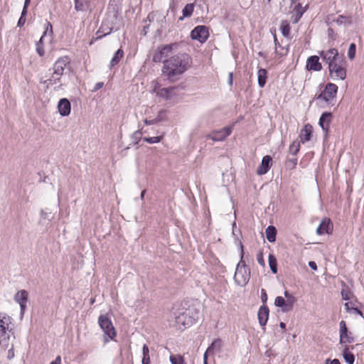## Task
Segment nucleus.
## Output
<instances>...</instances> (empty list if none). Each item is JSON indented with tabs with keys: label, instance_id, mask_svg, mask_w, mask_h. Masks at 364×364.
Masks as SVG:
<instances>
[{
	"label": "nucleus",
	"instance_id": "obj_44",
	"mask_svg": "<svg viewBox=\"0 0 364 364\" xmlns=\"http://www.w3.org/2000/svg\"><path fill=\"white\" fill-rule=\"evenodd\" d=\"M160 119L159 118H154L153 119H145L144 120V123L146 124V125H151V124H157L159 122H160Z\"/></svg>",
	"mask_w": 364,
	"mask_h": 364
},
{
	"label": "nucleus",
	"instance_id": "obj_37",
	"mask_svg": "<svg viewBox=\"0 0 364 364\" xmlns=\"http://www.w3.org/2000/svg\"><path fill=\"white\" fill-rule=\"evenodd\" d=\"M356 46L355 43H351L348 50V57L350 60H353L355 56Z\"/></svg>",
	"mask_w": 364,
	"mask_h": 364
},
{
	"label": "nucleus",
	"instance_id": "obj_47",
	"mask_svg": "<svg viewBox=\"0 0 364 364\" xmlns=\"http://www.w3.org/2000/svg\"><path fill=\"white\" fill-rule=\"evenodd\" d=\"M103 86H104V82H97L93 87L92 92L97 91L98 90L101 89Z\"/></svg>",
	"mask_w": 364,
	"mask_h": 364
},
{
	"label": "nucleus",
	"instance_id": "obj_16",
	"mask_svg": "<svg viewBox=\"0 0 364 364\" xmlns=\"http://www.w3.org/2000/svg\"><path fill=\"white\" fill-rule=\"evenodd\" d=\"M333 230V225L329 218H323L316 229V233L318 235L330 234Z\"/></svg>",
	"mask_w": 364,
	"mask_h": 364
},
{
	"label": "nucleus",
	"instance_id": "obj_7",
	"mask_svg": "<svg viewBox=\"0 0 364 364\" xmlns=\"http://www.w3.org/2000/svg\"><path fill=\"white\" fill-rule=\"evenodd\" d=\"M337 92L338 86L334 83L328 82L321 93L317 96V100H323L328 105H333Z\"/></svg>",
	"mask_w": 364,
	"mask_h": 364
},
{
	"label": "nucleus",
	"instance_id": "obj_41",
	"mask_svg": "<svg viewBox=\"0 0 364 364\" xmlns=\"http://www.w3.org/2000/svg\"><path fill=\"white\" fill-rule=\"evenodd\" d=\"M141 135L142 134L139 130L134 132L132 136L133 143L136 144L139 142V141L141 139Z\"/></svg>",
	"mask_w": 364,
	"mask_h": 364
},
{
	"label": "nucleus",
	"instance_id": "obj_62",
	"mask_svg": "<svg viewBox=\"0 0 364 364\" xmlns=\"http://www.w3.org/2000/svg\"><path fill=\"white\" fill-rule=\"evenodd\" d=\"M258 55L262 58H266V54L264 52L260 51L258 53Z\"/></svg>",
	"mask_w": 364,
	"mask_h": 364
},
{
	"label": "nucleus",
	"instance_id": "obj_1",
	"mask_svg": "<svg viewBox=\"0 0 364 364\" xmlns=\"http://www.w3.org/2000/svg\"><path fill=\"white\" fill-rule=\"evenodd\" d=\"M191 58L186 53H178L164 61L162 74L170 81L176 80L191 66Z\"/></svg>",
	"mask_w": 364,
	"mask_h": 364
},
{
	"label": "nucleus",
	"instance_id": "obj_36",
	"mask_svg": "<svg viewBox=\"0 0 364 364\" xmlns=\"http://www.w3.org/2000/svg\"><path fill=\"white\" fill-rule=\"evenodd\" d=\"M274 304L276 306L282 308V310L284 312V309H285V298H283L282 296H277L274 301Z\"/></svg>",
	"mask_w": 364,
	"mask_h": 364
},
{
	"label": "nucleus",
	"instance_id": "obj_45",
	"mask_svg": "<svg viewBox=\"0 0 364 364\" xmlns=\"http://www.w3.org/2000/svg\"><path fill=\"white\" fill-rule=\"evenodd\" d=\"M261 299H262L263 304H265L267 301V294L264 289H262Z\"/></svg>",
	"mask_w": 364,
	"mask_h": 364
},
{
	"label": "nucleus",
	"instance_id": "obj_40",
	"mask_svg": "<svg viewBox=\"0 0 364 364\" xmlns=\"http://www.w3.org/2000/svg\"><path fill=\"white\" fill-rule=\"evenodd\" d=\"M161 136L144 137V140L149 144H156L161 141Z\"/></svg>",
	"mask_w": 364,
	"mask_h": 364
},
{
	"label": "nucleus",
	"instance_id": "obj_59",
	"mask_svg": "<svg viewBox=\"0 0 364 364\" xmlns=\"http://www.w3.org/2000/svg\"><path fill=\"white\" fill-rule=\"evenodd\" d=\"M341 294H342V297H343V299L344 300H348V294L346 293H345L344 291H341Z\"/></svg>",
	"mask_w": 364,
	"mask_h": 364
},
{
	"label": "nucleus",
	"instance_id": "obj_4",
	"mask_svg": "<svg viewBox=\"0 0 364 364\" xmlns=\"http://www.w3.org/2000/svg\"><path fill=\"white\" fill-rule=\"evenodd\" d=\"M240 260L238 262L236 270L234 275L235 282L237 285L244 287L245 286L250 280V270L246 266L245 262L243 259L244 257V250L243 246L242 243H240Z\"/></svg>",
	"mask_w": 364,
	"mask_h": 364
},
{
	"label": "nucleus",
	"instance_id": "obj_11",
	"mask_svg": "<svg viewBox=\"0 0 364 364\" xmlns=\"http://www.w3.org/2000/svg\"><path fill=\"white\" fill-rule=\"evenodd\" d=\"M209 35L208 28L201 25L197 26L191 32V38L201 43H205L208 40Z\"/></svg>",
	"mask_w": 364,
	"mask_h": 364
},
{
	"label": "nucleus",
	"instance_id": "obj_10",
	"mask_svg": "<svg viewBox=\"0 0 364 364\" xmlns=\"http://www.w3.org/2000/svg\"><path fill=\"white\" fill-rule=\"evenodd\" d=\"M53 36V27L50 22H46L45 24V31L41 37L38 42L36 43V52L40 56H43L45 54V50L43 48V41L46 38H48V41H50Z\"/></svg>",
	"mask_w": 364,
	"mask_h": 364
},
{
	"label": "nucleus",
	"instance_id": "obj_14",
	"mask_svg": "<svg viewBox=\"0 0 364 364\" xmlns=\"http://www.w3.org/2000/svg\"><path fill=\"white\" fill-rule=\"evenodd\" d=\"M28 292L26 290H20L14 296V300L20 305L21 315L23 316L26 311L28 301Z\"/></svg>",
	"mask_w": 364,
	"mask_h": 364
},
{
	"label": "nucleus",
	"instance_id": "obj_55",
	"mask_svg": "<svg viewBox=\"0 0 364 364\" xmlns=\"http://www.w3.org/2000/svg\"><path fill=\"white\" fill-rule=\"evenodd\" d=\"M211 354L210 353H208V350L205 352L203 355V364H208V356Z\"/></svg>",
	"mask_w": 364,
	"mask_h": 364
},
{
	"label": "nucleus",
	"instance_id": "obj_15",
	"mask_svg": "<svg viewBox=\"0 0 364 364\" xmlns=\"http://www.w3.org/2000/svg\"><path fill=\"white\" fill-rule=\"evenodd\" d=\"M340 330V343H351L353 342V338L350 336V333L348 331L346 322L341 321L339 323Z\"/></svg>",
	"mask_w": 364,
	"mask_h": 364
},
{
	"label": "nucleus",
	"instance_id": "obj_26",
	"mask_svg": "<svg viewBox=\"0 0 364 364\" xmlns=\"http://www.w3.org/2000/svg\"><path fill=\"white\" fill-rule=\"evenodd\" d=\"M266 237L269 242H273L276 240L277 230L274 226H268L266 229Z\"/></svg>",
	"mask_w": 364,
	"mask_h": 364
},
{
	"label": "nucleus",
	"instance_id": "obj_58",
	"mask_svg": "<svg viewBox=\"0 0 364 364\" xmlns=\"http://www.w3.org/2000/svg\"><path fill=\"white\" fill-rule=\"evenodd\" d=\"M274 44H275V53H276L277 54H278V53H279V52H278V46H279V43H278V41H277V39L276 36H274Z\"/></svg>",
	"mask_w": 364,
	"mask_h": 364
},
{
	"label": "nucleus",
	"instance_id": "obj_17",
	"mask_svg": "<svg viewBox=\"0 0 364 364\" xmlns=\"http://www.w3.org/2000/svg\"><path fill=\"white\" fill-rule=\"evenodd\" d=\"M58 109L60 116H68L71 112V105L70 101L66 98L60 99L58 103Z\"/></svg>",
	"mask_w": 364,
	"mask_h": 364
},
{
	"label": "nucleus",
	"instance_id": "obj_19",
	"mask_svg": "<svg viewBox=\"0 0 364 364\" xmlns=\"http://www.w3.org/2000/svg\"><path fill=\"white\" fill-rule=\"evenodd\" d=\"M269 310L267 305L263 304L262 306H261L257 313L259 323L261 326L264 327L266 326L269 318Z\"/></svg>",
	"mask_w": 364,
	"mask_h": 364
},
{
	"label": "nucleus",
	"instance_id": "obj_57",
	"mask_svg": "<svg viewBox=\"0 0 364 364\" xmlns=\"http://www.w3.org/2000/svg\"><path fill=\"white\" fill-rule=\"evenodd\" d=\"M112 29L111 28H108L107 31L106 32H105L103 34H100L97 38H101L102 36H105L107 34H109L110 32H111Z\"/></svg>",
	"mask_w": 364,
	"mask_h": 364
},
{
	"label": "nucleus",
	"instance_id": "obj_61",
	"mask_svg": "<svg viewBox=\"0 0 364 364\" xmlns=\"http://www.w3.org/2000/svg\"><path fill=\"white\" fill-rule=\"evenodd\" d=\"M30 2H31V0H25V1H24L25 7H28Z\"/></svg>",
	"mask_w": 364,
	"mask_h": 364
},
{
	"label": "nucleus",
	"instance_id": "obj_42",
	"mask_svg": "<svg viewBox=\"0 0 364 364\" xmlns=\"http://www.w3.org/2000/svg\"><path fill=\"white\" fill-rule=\"evenodd\" d=\"M282 33L284 36L287 37L289 35L290 33V27L288 25L283 26L281 28Z\"/></svg>",
	"mask_w": 364,
	"mask_h": 364
},
{
	"label": "nucleus",
	"instance_id": "obj_35",
	"mask_svg": "<svg viewBox=\"0 0 364 364\" xmlns=\"http://www.w3.org/2000/svg\"><path fill=\"white\" fill-rule=\"evenodd\" d=\"M60 82V79H55V77H53V73L52 74V76L50 78L47 79L43 81V84L46 87V88H48L49 87L56 85Z\"/></svg>",
	"mask_w": 364,
	"mask_h": 364
},
{
	"label": "nucleus",
	"instance_id": "obj_12",
	"mask_svg": "<svg viewBox=\"0 0 364 364\" xmlns=\"http://www.w3.org/2000/svg\"><path fill=\"white\" fill-rule=\"evenodd\" d=\"M232 132V126L225 127L221 129L215 130L208 135V138L214 141L225 140Z\"/></svg>",
	"mask_w": 364,
	"mask_h": 364
},
{
	"label": "nucleus",
	"instance_id": "obj_5",
	"mask_svg": "<svg viewBox=\"0 0 364 364\" xmlns=\"http://www.w3.org/2000/svg\"><path fill=\"white\" fill-rule=\"evenodd\" d=\"M98 323L104 333L105 343H107L111 340H114L117 336V332L108 316L107 314L100 315L98 318Z\"/></svg>",
	"mask_w": 364,
	"mask_h": 364
},
{
	"label": "nucleus",
	"instance_id": "obj_39",
	"mask_svg": "<svg viewBox=\"0 0 364 364\" xmlns=\"http://www.w3.org/2000/svg\"><path fill=\"white\" fill-rule=\"evenodd\" d=\"M300 149V144L298 141H294L289 147V151L291 154L296 155Z\"/></svg>",
	"mask_w": 364,
	"mask_h": 364
},
{
	"label": "nucleus",
	"instance_id": "obj_13",
	"mask_svg": "<svg viewBox=\"0 0 364 364\" xmlns=\"http://www.w3.org/2000/svg\"><path fill=\"white\" fill-rule=\"evenodd\" d=\"M68 63L69 58L67 56L61 57L55 61L53 65V77L55 79H60Z\"/></svg>",
	"mask_w": 364,
	"mask_h": 364
},
{
	"label": "nucleus",
	"instance_id": "obj_49",
	"mask_svg": "<svg viewBox=\"0 0 364 364\" xmlns=\"http://www.w3.org/2000/svg\"><path fill=\"white\" fill-rule=\"evenodd\" d=\"M345 307H346V311H347L348 312H349V313H350V312H351V311H353V309H351V308H355V307L353 306V303H351V302H346V303L345 304Z\"/></svg>",
	"mask_w": 364,
	"mask_h": 364
},
{
	"label": "nucleus",
	"instance_id": "obj_28",
	"mask_svg": "<svg viewBox=\"0 0 364 364\" xmlns=\"http://www.w3.org/2000/svg\"><path fill=\"white\" fill-rule=\"evenodd\" d=\"M124 55V51L122 49H118L114 54L111 61H110V68L114 67L117 65L120 60L122 58Z\"/></svg>",
	"mask_w": 364,
	"mask_h": 364
},
{
	"label": "nucleus",
	"instance_id": "obj_43",
	"mask_svg": "<svg viewBox=\"0 0 364 364\" xmlns=\"http://www.w3.org/2000/svg\"><path fill=\"white\" fill-rule=\"evenodd\" d=\"M257 260L261 266L264 267L265 265V262H264V260L263 258V254L262 252H260L257 254Z\"/></svg>",
	"mask_w": 364,
	"mask_h": 364
},
{
	"label": "nucleus",
	"instance_id": "obj_34",
	"mask_svg": "<svg viewBox=\"0 0 364 364\" xmlns=\"http://www.w3.org/2000/svg\"><path fill=\"white\" fill-rule=\"evenodd\" d=\"M27 9H28V7H25V5H23V8L21 11V16H20V18L18 21V23H17V26L18 27L23 26L26 22V15L27 14Z\"/></svg>",
	"mask_w": 364,
	"mask_h": 364
},
{
	"label": "nucleus",
	"instance_id": "obj_23",
	"mask_svg": "<svg viewBox=\"0 0 364 364\" xmlns=\"http://www.w3.org/2000/svg\"><path fill=\"white\" fill-rule=\"evenodd\" d=\"M311 134H312L311 126L309 124L305 125L304 127L301 131V134H300L301 142L304 144V143L309 141L311 139Z\"/></svg>",
	"mask_w": 364,
	"mask_h": 364
},
{
	"label": "nucleus",
	"instance_id": "obj_33",
	"mask_svg": "<svg viewBox=\"0 0 364 364\" xmlns=\"http://www.w3.org/2000/svg\"><path fill=\"white\" fill-rule=\"evenodd\" d=\"M268 259H269V267H270L272 272L274 274H276L277 272V263L276 258L274 257V256L273 255H269Z\"/></svg>",
	"mask_w": 364,
	"mask_h": 364
},
{
	"label": "nucleus",
	"instance_id": "obj_46",
	"mask_svg": "<svg viewBox=\"0 0 364 364\" xmlns=\"http://www.w3.org/2000/svg\"><path fill=\"white\" fill-rule=\"evenodd\" d=\"M15 356V354H14V347L12 346L9 350H8V353H7V358L9 360H11L12 358H14Z\"/></svg>",
	"mask_w": 364,
	"mask_h": 364
},
{
	"label": "nucleus",
	"instance_id": "obj_53",
	"mask_svg": "<svg viewBox=\"0 0 364 364\" xmlns=\"http://www.w3.org/2000/svg\"><path fill=\"white\" fill-rule=\"evenodd\" d=\"M309 266L313 270H316L317 269V265H316V262H314L313 261H310L309 262Z\"/></svg>",
	"mask_w": 364,
	"mask_h": 364
},
{
	"label": "nucleus",
	"instance_id": "obj_9",
	"mask_svg": "<svg viewBox=\"0 0 364 364\" xmlns=\"http://www.w3.org/2000/svg\"><path fill=\"white\" fill-rule=\"evenodd\" d=\"M320 56L323 61L328 64V67L331 66V63L335 64L345 58L343 55H339L338 50L336 48L322 50L320 52Z\"/></svg>",
	"mask_w": 364,
	"mask_h": 364
},
{
	"label": "nucleus",
	"instance_id": "obj_18",
	"mask_svg": "<svg viewBox=\"0 0 364 364\" xmlns=\"http://www.w3.org/2000/svg\"><path fill=\"white\" fill-rule=\"evenodd\" d=\"M306 68L308 70L320 71L322 69L321 63L317 55L310 56L306 61Z\"/></svg>",
	"mask_w": 364,
	"mask_h": 364
},
{
	"label": "nucleus",
	"instance_id": "obj_31",
	"mask_svg": "<svg viewBox=\"0 0 364 364\" xmlns=\"http://www.w3.org/2000/svg\"><path fill=\"white\" fill-rule=\"evenodd\" d=\"M343 358L346 363L353 364L355 361V357L353 353H350L348 348L346 347L343 352Z\"/></svg>",
	"mask_w": 364,
	"mask_h": 364
},
{
	"label": "nucleus",
	"instance_id": "obj_29",
	"mask_svg": "<svg viewBox=\"0 0 364 364\" xmlns=\"http://www.w3.org/2000/svg\"><path fill=\"white\" fill-rule=\"evenodd\" d=\"M194 10L193 4H187L182 10L183 16L180 17V20H183L184 18L190 17Z\"/></svg>",
	"mask_w": 364,
	"mask_h": 364
},
{
	"label": "nucleus",
	"instance_id": "obj_50",
	"mask_svg": "<svg viewBox=\"0 0 364 364\" xmlns=\"http://www.w3.org/2000/svg\"><path fill=\"white\" fill-rule=\"evenodd\" d=\"M325 364H341V363H340V361L336 358H335L332 360H331V359L328 358L326 360Z\"/></svg>",
	"mask_w": 364,
	"mask_h": 364
},
{
	"label": "nucleus",
	"instance_id": "obj_2",
	"mask_svg": "<svg viewBox=\"0 0 364 364\" xmlns=\"http://www.w3.org/2000/svg\"><path fill=\"white\" fill-rule=\"evenodd\" d=\"M198 311L196 309L173 308L171 316L176 326L181 328L192 326L198 319Z\"/></svg>",
	"mask_w": 364,
	"mask_h": 364
},
{
	"label": "nucleus",
	"instance_id": "obj_38",
	"mask_svg": "<svg viewBox=\"0 0 364 364\" xmlns=\"http://www.w3.org/2000/svg\"><path fill=\"white\" fill-rule=\"evenodd\" d=\"M336 21L338 24H340V25L346 24V23L349 24L351 23V20H350V17L344 16L343 15L338 16Z\"/></svg>",
	"mask_w": 364,
	"mask_h": 364
},
{
	"label": "nucleus",
	"instance_id": "obj_20",
	"mask_svg": "<svg viewBox=\"0 0 364 364\" xmlns=\"http://www.w3.org/2000/svg\"><path fill=\"white\" fill-rule=\"evenodd\" d=\"M272 157L269 155L264 156L262 159L261 164L257 168V173L259 175H264L268 172L271 167Z\"/></svg>",
	"mask_w": 364,
	"mask_h": 364
},
{
	"label": "nucleus",
	"instance_id": "obj_63",
	"mask_svg": "<svg viewBox=\"0 0 364 364\" xmlns=\"http://www.w3.org/2000/svg\"><path fill=\"white\" fill-rule=\"evenodd\" d=\"M232 74L230 73L229 83L232 84Z\"/></svg>",
	"mask_w": 364,
	"mask_h": 364
},
{
	"label": "nucleus",
	"instance_id": "obj_48",
	"mask_svg": "<svg viewBox=\"0 0 364 364\" xmlns=\"http://www.w3.org/2000/svg\"><path fill=\"white\" fill-rule=\"evenodd\" d=\"M143 356H149V350L148 346L144 344L142 348Z\"/></svg>",
	"mask_w": 364,
	"mask_h": 364
},
{
	"label": "nucleus",
	"instance_id": "obj_25",
	"mask_svg": "<svg viewBox=\"0 0 364 364\" xmlns=\"http://www.w3.org/2000/svg\"><path fill=\"white\" fill-rule=\"evenodd\" d=\"M173 90V87L161 88L158 90L154 89V92H156V95L164 100H168L171 97Z\"/></svg>",
	"mask_w": 364,
	"mask_h": 364
},
{
	"label": "nucleus",
	"instance_id": "obj_54",
	"mask_svg": "<svg viewBox=\"0 0 364 364\" xmlns=\"http://www.w3.org/2000/svg\"><path fill=\"white\" fill-rule=\"evenodd\" d=\"M142 364H150V357L149 356H143Z\"/></svg>",
	"mask_w": 364,
	"mask_h": 364
},
{
	"label": "nucleus",
	"instance_id": "obj_6",
	"mask_svg": "<svg viewBox=\"0 0 364 364\" xmlns=\"http://www.w3.org/2000/svg\"><path fill=\"white\" fill-rule=\"evenodd\" d=\"M177 43H171L158 46L154 52L152 61L154 63H161L168 60L167 58L172 54L173 50L177 48Z\"/></svg>",
	"mask_w": 364,
	"mask_h": 364
},
{
	"label": "nucleus",
	"instance_id": "obj_22",
	"mask_svg": "<svg viewBox=\"0 0 364 364\" xmlns=\"http://www.w3.org/2000/svg\"><path fill=\"white\" fill-rule=\"evenodd\" d=\"M284 294L285 296V309H284V312H288L293 309L296 299L287 291H285Z\"/></svg>",
	"mask_w": 364,
	"mask_h": 364
},
{
	"label": "nucleus",
	"instance_id": "obj_52",
	"mask_svg": "<svg viewBox=\"0 0 364 364\" xmlns=\"http://www.w3.org/2000/svg\"><path fill=\"white\" fill-rule=\"evenodd\" d=\"M50 364H61V357L58 355Z\"/></svg>",
	"mask_w": 364,
	"mask_h": 364
},
{
	"label": "nucleus",
	"instance_id": "obj_56",
	"mask_svg": "<svg viewBox=\"0 0 364 364\" xmlns=\"http://www.w3.org/2000/svg\"><path fill=\"white\" fill-rule=\"evenodd\" d=\"M351 309H353V311L351 312H350V314H358V315L362 316L361 311L358 308H356V307L351 308Z\"/></svg>",
	"mask_w": 364,
	"mask_h": 364
},
{
	"label": "nucleus",
	"instance_id": "obj_24",
	"mask_svg": "<svg viewBox=\"0 0 364 364\" xmlns=\"http://www.w3.org/2000/svg\"><path fill=\"white\" fill-rule=\"evenodd\" d=\"M267 71L265 69L260 68L257 71V81L258 85L260 87H264L267 82Z\"/></svg>",
	"mask_w": 364,
	"mask_h": 364
},
{
	"label": "nucleus",
	"instance_id": "obj_51",
	"mask_svg": "<svg viewBox=\"0 0 364 364\" xmlns=\"http://www.w3.org/2000/svg\"><path fill=\"white\" fill-rule=\"evenodd\" d=\"M165 117H166V112L162 110L159 112V114L157 115V117L156 118L161 119L160 122H161L165 119Z\"/></svg>",
	"mask_w": 364,
	"mask_h": 364
},
{
	"label": "nucleus",
	"instance_id": "obj_21",
	"mask_svg": "<svg viewBox=\"0 0 364 364\" xmlns=\"http://www.w3.org/2000/svg\"><path fill=\"white\" fill-rule=\"evenodd\" d=\"M332 114L330 112H324L321 114L319 119V125L322 128V129L328 133L329 125L331 121Z\"/></svg>",
	"mask_w": 364,
	"mask_h": 364
},
{
	"label": "nucleus",
	"instance_id": "obj_64",
	"mask_svg": "<svg viewBox=\"0 0 364 364\" xmlns=\"http://www.w3.org/2000/svg\"><path fill=\"white\" fill-rule=\"evenodd\" d=\"M279 326H280V327H281L282 328H285V326H286V324H285L284 323H283V322H281V323H280V324H279Z\"/></svg>",
	"mask_w": 364,
	"mask_h": 364
},
{
	"label": "nucleus",
	"instance_id": "obj_3",
	"mask_svg": "<svg viewBox=\"0 0 364 364\" xmlns=\"http://www.w3.org/2000/svg\"><path fill=\"white\" fill-rule=\"evenodd\" d=\"M14 337V323L11 316L0 313V345L6 348L9 346L10 340Z\"/></svg>",
	"mask_w": 364,
	"mask_h": 364
},
{
	"label": "nucleus",
	"instance_id": "obj_27",
	"mask_svg": "<svg viewBox=\"0 0 364 364\" xmlns=\"http://www.w3.org/2000/svg\"><path fill=\"white\" fill-rule=\"evenodd\" d=\"M221 348V340L215 339L213 341L211 345L207 348L208 353H210L212 354L219 352Z\"/></svg>",
	"mask_w": 364,
	"mask_h": 364
},
{
	"label": "nucleus",
	"instance_id": "obj_30",
	"mask_svg": "<svg viewBox=\"0 0 364 364\" xmlns=\"http://www.w3.org/2000/svg\"><path fill=\"white\" fill-rule=\"evenodd\" d=\"M74 2H75V9L77 11H85L87 6V0H74Z\"/></svg>",
	"mask_w": 364,
	"mask_h": 364
},
{
	"label": "nucleus",
	"instance_id": "obj_32",
	"mask_svg": "<svg viewBox=\"0 0 364 364\" xmlns=\"http://www.w3.org/2000/svg\"><path fill=\"white\" fill-rule=\"evenodd\" d=\"M169 360L171 364H186L183 357L178 354L171 355Z\"/></svg>",
	"mask_w": 364,
	"mask_h": 364
},
{
	"label": "nucleus",
	"instance_id": "obj_8",
	"mask_svg": "<svg viewBox=\"0 0 364 364\" xmlns=\"http://www.w3.org/2000/svg\"><path fill=\"white\" fill-rule=\"evenodd\" d=\"M346 61L344 59L328 67L329 75L333 80H343L346 77Z\"/></svg>",
	"mask_w": 364,
	"mask_h": 364
},
{
	"label": "nucleus",
	"instance_id": "obj_60",
	"mask_svg": "<svg viewBox=\"0 0 364 364\" xmlns=\"http://www.w3.org/2000/svg\"><path fill=\"white\" fill-rule=\"evenodd\" d=\"M41 217H42L43 218H48V213H46V212H44L43 210H41Z\"/></svg>",
	"mask_w": 364,
	"mask_h": 364
}]
</instances>
